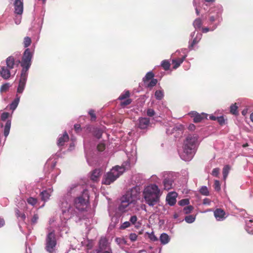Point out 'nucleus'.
Returning a JSON list of instances; mask_svg holds the SVG:
<instances>
[{"instance_id": "nucleus-1", "label": "nucleus", "mask_w": 253, "mask_h": 253, "mask_svg": "<svg viewBox=\"0 0 253 253\" xmlns=\"http://www.w3.org/2000/svg\"><path fill=\"white\" fill-rule=\"evenodd\" d=\"M126 154L128 160L124 163L122 167L118 166L113 168L110 171L103 176L102 183L105 185H110L114 182L125 170L127 169L131 165H133L136 161V149L134 146L131 149L130 151L126 150Z\"/></svg>"}, {"instance_id": "nucleus-2", "label": "nucleus", "mask_w": 253, "mask_h": 253, "mask_svg": "<svg viewBox=\"0 0 253 253\" xmlns=\"http://www.w3.org/2000/svg\"><path fill=\"white\" fill-rule=\"evenodd\" d=\"M82 193V195L76 198L74 200V205L79 211H83L87 207L89 197L87 192L79 184L72 185L68 191V195L71 198V194Z\"/></svg>"}, {"instance_id": "nucleus-3", "label": "nucleus", "mask_w": 253, "mask_h": 253, "mask_svg": "<svg viewBox=\"0 0 253 253\" xmlns=\"http://www.w3.org/2000/svg\"><path fill=\"white\" fill-rule=\"evenodd\" d=\"M196 135H189L184 141L182 148L178 150L180 158L185 161H190L195 154L197 142Z\"/></svg>"}, {"instance_id": "nucleus-4", "label": "nucleus", "mask_w": 253, "mask_h": 253, "mask_svg": "<svg viewBox=\"0 0 253 253\" xmlns=\"http://www.w3.org/2000/svg\"><path fill=\"white\" fill-rule=\"evenodd\" d=\"M162 192L155 184H151L145 186L142 192V196L145 202L150 207H153L160 202Z\"/></svg>"}, {"instance_id": "nucleus-5", "label": "nucleus", "mask_w": 253, "mask_h": 253, "mask_svg": "<svg viewBox=\"0 0 253 253\" xmlns=\"http://www.w3.org/2000/svg\"><path fill=\"white\" fill-rule=\"evenodd\" d=\"M71 197L68 194L63 196L59 203L61 211V218L68 220L74 216H78V212L71 205Z\"/></svg>"}, {"instance_id": "nucleus-6", "label": "nucleus", "mask_w": 253, "mask_h": 253, "mask_svg": "<svg viewBox=\"0 0 253 253\" xmlns=\"http://www.w3.org/2000/svg\"><path fill=\"white\" fill-rule=\"evenodd\" d=\"M5 62L6 66H0V76L6 80L15 76L18 64L15 63L14 58L12 56L7 57Z\"/></svg>"}, {"instance_id": "nucleus-7", "label": "nucleus", "mask_w": 253, "mask_h": 253, "mask_svg": "<svg viewBox=\"0 0 253 253\" xmlns=\"http://www.w3.org/2000/svg\"><path fill=\"white\" fill-rule=\"evenodd\" d=\"M56 244L54 231L53 230L49 231L45 240L46 250L50 253H53L55 250Z\"/></svg>"}, {"instance_id": "nucleus-8", "label": "nucleus", "mask_w": 253, "mask_h": 253, "mask_svg": "<svg viewBox=\"0 0 253 253\" xmlns=\"http://www.w3.org/2000/svg\"><path fill=\"white\" fill-rule=\"evenodd\" d=\"M33 53L30 51L29 48H27L23 55L21 65L23 67L21 72L25 71L28 73V71L31 65V61Z\"/></svg>"}, {"instance_id": "nucleus-9", "label": "nucleus", "mask_w": 253, "mask_h": 253, "mask_svg": "<svg viewBox=\"0 0 253 253\" xmlns=\"http://www.w3.org/2000/svg\"><path fill=\"white\" fill-rule=\"evenodd\" d=\"M139 191L137 187H133L128 190L123 198L126 200L128 202L132 203L133 206H136Z\"/></svg>"}, {"instance_id": "nucleus-10", "label": "nucleus", "mask_w": 253, "mask_h": 253, "mask_svg": "<svg viewBox=\"0 0 253 253\" xmlns=\"http://www.w3.org/2000/svg\"><path fill=\"white\" fill-rule=\"evenodd\" d=\"M28 73L25 71L21 72L20 80L19 81L18 86L17 89V92L18 93H22L27 80Z\"/></svg>"}, {"instance_id": "nucleus-11", "label": "nucleus", "mask_w": 253, "mask_h": 253, "mask_svg": "<svg viewBox=\"0 0 253 253\" xmlns=\"http://www.w3.org/2000/svg\"><path fill=\"white\" fill-rule=\"evenodd\" d=\"M189 115L193 118V121L195 123H200L205 118H207L208 114L205 113L199 114L197 112L192 111L189 113Z\"/></svg>"}, {"instance_id": "nucleus-12", "label": "nucleus", "mask_w": 253, "mask_h": 253, "mask_svg": "<svg viewBox=\"0 0 253 253\" xmlns=\"http://www.w3.org/2000/svg\"><path fill=\"white\" fill-rule=\"evenodd\" d=\"M133 206L132 203L128 202L126 200L122 197V202L119 206V209L121 211H125L129 210H131L132 208L135 207Z\"/></svg>"}, {"instance_id": "nucleus-13", "label": "nucleus", "mask_w": 253, "mask_h": 253, "mask_svg": "<svg viewBox=\"0 0 253 253\" xmlns=\"http://www.w3.org/2000/svg\"><path fill=\"white\" fill-rule=\"evenodd\" d=\"M165 177L163 183L164 185V189L166 190H169L173 188V180L171 176L169 174ZM164 176H165L164 175Z\"/></svg>"}, {"instance_id": "nucleus-14", "label": "nucleus", "mask_w": 253, "mask_h": 253, "mask_svg": "<svg viewBox=\"0 0 253 253\" xmlns=\"http://www.w3.org/2000/svg\"><path fill=\"white\" fill-rule=\"evenodd\" d=\"M99 249L100 251H111L110 243L105 237H102L100 238L99 242Z\"/></svg>"}, {"instance_id": "nucleus-15", "label": "nucleus", "mask_w": 253, "mask_h": 253, "mask_svg": "<svg viewBox=\"0 0 253 253\" xmlns=\"http://www.w3.org/2000/svg\"><path fill=\"white\" fill-rule=\"evenodd\" d=\"M176 197L177 194L176 192H173L169 193L166 197V201L168 204L171 206H173L176 202Z\"/></svg>"}, {"instance_id": "nucleus-16", "label": "nucleus", "mask_w": 253, "mask_h": 253, "mask_svg": "<svg viewBox=\"0 0 253 253\" xmlns=\"http://www.w3.org/2000/svg\"><path fill=\"white\" fill-rule=\"evenodd\" d=\"M214 215L216 219L218 221L223 220L226 217L225 212L221 209H216L214 212Z\"/></svg>"}, {"instance_id": "nucleus-17", "label": "nucleus", "mask_w": 253, "mask_h": 253, "mask_svg": "<svg viewBox=\"0 0 253 253\" xmlns=\"http://www.w3.org/2000/svg\"><path fill=\"white\" fill-rule=\"evenodd\" d=\"M52 192V189L51 188H48L47 190L42 191L40 194L42 200L44 202L48 200Z\"/></svg>"}, {"instance_id": "nucleus-18", "label": "nucleus", "mask_w": 253, "mask_h": 253, "mask_svg": "<svg viewBox=\"0 0 253 253\" xmlns=\"http://www.w3.org/2000/svg\"><path fill=\"white\" fill-rule=\"evenodd\" d=\"M101 175V170L100 169H95L91 172L90 179L94 182H97L99 181Z\"/></svg>"}, {"instance_id": "nucleus-19", "label": "nucleus", "mask_w": 253, "mask_h": 253, "mask_svg": "<svg viewBox=\"0 0 253 253\" xmlns=\"http://www.w3.org/2000/svg\"><path fill=\"white\" fill-rule=\"evenodd\" d=\"M150 123V120L147 118H141L139 120L138 127L141 129L146 128Z\"/></svg>"}, {"instance_id": "nucleus-20", "label": "nucleus", "mask_w": 253, "mask_h": 253, "mask_svg": "<svg viewBox=\"0 0 253 253\" xmlns=\"http://www.w3.org/2000/svg\"><path fill=\"white\" fill-rule=\"evenodd\" d=\"M69 139V136L66 132H65L62 135H60L57 140V145L58 146H61L64 145L65 142L68 141Z\"/></svg>"}, {"instance_id": "nucleus-21", "label": "nucleus", "mask_w": 253, "mask_h": 253, "mask_svg": "<svg viewBox=\"0 0 253 253\" xmlns=\"http://www.w3.org/2000/svg\"><path fill=\"white\" fill-rule=\"evenodd\" d=\"M160 240L162 244L166 245L170 241L169 236L166 233H162L160 237Z\"/></svg>"}, {"instance_id": "nucleus-22", "label": "nucleus", "mask_w": 253, "mask_h": 253, "mask_svg": "<svg viewBox=\"0 0 253 253\" xmlns=\"http://www.w3.org/2000/svg\"><path fill=\"white\" fill-rule=\"evenodd\" d=\"M186 57V55H184L181 58H179L177 59H172V64H173V68L176 69L177 68H178L180 65V64L183 62Z\"/></svg>"}, {"instance_id": "nucleus-23", "label": "nucleus", "mask_w": 253, "mask_h": 253, "mask_svg": "<svg viewBox=\"0 0 253 253\" xmlns=\"http://www.w3.org/2000/svg\"><path fill=\"white\" fill-rule=\"evenodd\" d=\"M246 230L249 234H253V219L246 221Z\"/></svg>"}, {"instance_id": "nucleus-24", "label": "nucleus", "mask_w": 253, "mask_h": 253, "mask_svg": "<svg viewBox=\"0 0 253 253\" xmlns=\"http://www.w3.org/2000/svg\"><path fill=\"white\" fill-rule=\"evenodd\" d=\"M20 99V96L17 94L16 95V97L12 102L10 105V108L12 110H14L17 107Z\"/></svg>"}, {"instance_id": "nucleus-25", "label": "nucleus", "mask_w": 253, "mask_h": 253, "mask_svg": "<svg viewBox=\"0 0 253 253\" xmlns=\"http://www.w3.org/2000/svg\"><path fill=\"white\" fill-rule=\"evenodd\" d=\"M11 127V120H8L6 121V123L4 127V135L5 137H6L9 133V131Z\"/></svg>"}, {"instance_id": "nucleus-26", "label": "nucleus", "mask_w": 253, "mask_h": 253, "mask_svg": "<svg viewBox=\"0 0 253 253\" xmlns=\"http://www.w3.org/2000/svg\"><path fill=\"white\" fill-rule=\"evenodd\" d=\"M193 25L196 30L200 29L202 25V21L200 18H197L193 22Z\"/></svg>"}, {"instance_id": "nucleus-27", "label": "nucleus", "mask_w": 253, "mask_h": 253, "mask_svg": "<svg viewBox=\"0 0 253 253\" xmlns=\"http://www.w3.org/2000/svg\"><path fill=\"white\" fill-rule=\"evenodd\" d=\"M155 96L158 100H161L164 97V92L162 90H156L155 93Z\"/></svg>"}, {"instance_id": "nucleus-28", "label": "nucleus", "mask_w": 253, "mask_h": 253, "mask_svg": "<svg viewBox=\"0 0 253 253\" xmlns=\"http://www.w3.org/2000/svg\"><path fill=\"white\" fill-rule=\"evenodd\" d=\"M116 242L120 246L126 244V241L123 238H116L115 239Z\"/></svg>"}, {"instance_id": "nucleus-29", "label": "nucleus", "mask_w": 253, "mask_h": 253, "mask_svg": "<svg viewBox=\"0 0 253 253\" xmlns=\"http://www.w3.org/2000/svg\"><path fill=\"white\" fill-rule=\"evenodd\" d=\"M154 74L152 72H148L145 77L143 78V81L146 84L147 81L149 80H151L153 79Z\"/></svg>"}, {"instance_id": "nucleus-30", "label": "nucleus", "mask_w": 253, "mask_h": 253, "mask_svg": "<svg viewBox=\"0 0 253 253\" xmlns=\"http://www.w3.org/2000/svg\"><path fill=\"white\" fill-rule=\"evenodd\" d=\"M202 38V34L200 33L197 34L196 37L193 39L191 46H193L194 45L197 43Z\"/></svg>"}, {"instance_id": "nucleus-31", "label": "nucleus", "mask_w": 253, "mask_h": 253, "mask_svg": "<svg viewBox=\"0 0 253 253\" xmlns=\"http://www.w3.org/2000/svg\"><path fill=\"white\" fill-rule=\"evenodd\" d=\"M10 85L9 83H5L2 84L0 88V91L1 93L7 91L9 88L10 87Z\"/></svg>"}, {"instance_id": "nucleus-32", "label": "nucleus", "mask_w": 253, "mask_h": 253, "mask_svg": "<svg viewBox=\"0 0 253 253\" xmlns=\"http://www.w3.org/2000/svg\"><path fill=\"white\" fill-rule=\"evenodd\" d=\"M161 66L165 70H168L169 68L170 63L168 60H164L162 61Z\"/></svg>"}, {"instance_id": "nucleus-33", "label": "nucleus", "mask_w": 253, "mask_h": 253, "mask_svg": "<svg viewBox=\"0 0 253 253\" xmlns=\"http://www.w3.org/2000/svg\"><path fill=\"white\" fill-rule=\"evenodd\" d=\"M230 168L229 166L226 165L225 166L223 169V176L224 179H225L226 177H227V175L228 174V173L229 172Z\"/></svg>"}, {"instance_id": "nucleus-34", "label": "nucleus", "mask_w": 253, "mask_h": 253, "mask_svg": "<svg viewBox=\"0 0 253 253\" xmlns=\"http://www.w3.org/2000/svg\"><path fill=\"white\" fill-rule=\"evenodd\" d=\"M195 220V216L193 215H189L185 217V220L188 223H193Z\"/></svg>"}, {"instance_id": "nucleus-35", "label": "nucleus", "mask_w": 253, "mask_h": 253, "mask_svg": "<svg viewBox=\"0 0 253 253\" xmlns=\"http://www.w3.org/2000/svg\"><path fill=\"white\" fill-rule=\"evenodd\" d=\"M129 96V91H124L119 97L120 100H123Z\"/></svg>"}, {"instance_id": "nucleus-36", "label": "nucleus", "mask_w": 253, "mask_h": 253, "mask_svg": "<svg viewBox=\"0 0 253 253\" xmlns=\"http://www.w3.org/2000/svg\"><path fill=\"white\" fill-rule=\"evenodd\" d=\"M200 193L205 196H208L209 194V190L206 186H202L200 190Z\"/></svg>"}, {"instance_id": "nucleus-37", "label": "nucleus", "mask_w": 253, "mask_h": 253, "mask_svg": "<svg viewBox=\"0 0 253 253\" xmlns=\"http://www.w3.org/2000/svg\"><path fill=\"white\" fill-rule=\"evenodd\" d=\"M31 43V38L28 37H26L24 38V46L25 47H28Z\"/></svg>"}, {"instance_id": "nucleus-38", "label": "nucleus", "mask_w": 253, "mask_h": 253, "mask_svg": "<svg viewBox=\"0 0 253 253\" xmlns=\"http://www.w3.org/2000/svg\"><path fill=\"white\" fill-rule=\"evenodd\" d=\"M238 107L236 106V104H233L230 106V112L234 115L238 114L237 111Z\"/></svg>"}, {"instance_id": "nucleus-39", "label": "nucleus", "mask_w": 253, "mask_h": 253, "mask_svg": "<svg viewBox=\"0 0 253 253\" xmlns=\"http://www.w3.org/2000/svg\"><path fill=\"white\" fill-rule=\"evenodd\" d=\"M27 202L29 204L32 206H35L37 203V200L36 198L33 197H30L27 199Z\"/></svg>"}, {"instance_id": "nucleus-40", "label": "nucleus", "mask_w": 253, "mask_h": 253, "mask_svg": "<svg viewBox=\"0 0 253 253\" xmlns=\"http://www.w3.org/2000/svg\"><path fill=\"white\" fill-rule=\"evenodd\" d=\"M157 83V80L156 79H152L150 82L147 84V87H152L156 85Z\"/></svg>"}, {"instance_id": "nucleus-41", "label": "nucleus", "mask_w": 253, "mask_h": 253, "mask_svg": "<svg viewBox=\"0 0 253 253\" xmlns=\"http://www.w3.org/2000/svg\"><path fill=\"white\" fill-rule=\"evenodd\" d=\"M102 131L99 129H95L94 131V135L97 138H100L101 137Z\"/></svg>"}, {"instance_id": "nucleus-42", "label": "nucleus", "mask_w": 253, "mask_h": 253, "mask_svg": "<svg viewBox=\"0 0 253 253\" xmlns=\"http://www.w3.org/2000/svg\"><path fill=\"white\" fill-rule=\"evenodd\" d=\"M9 116V113L7 112H3L1 115L0 119L2 121H5Z\"/></svg>"}, {"instance_id": "nucleus-43", "label": "nucleus", "mask_w": 253, "mask_h": 253, "mask_svg": "<svg viewBox=\"0 0 253 253\" xmlns=\"http://www.w3.org/2000/svg\"><path fill=\"white\" fill-rule=\"evenodd\" d=\"M178 204L181 206L188 205L189 204V201L187 199H182L179 201Z\"/></svg>"}, {"instance_id": "nucleus-44", "label": "nucleus", "mask_w": 253, "mask_h": 253, "mask_svg": "<svg viewBox=\"0 0 253 253\" xmlns=\"http://www.w3.org/2000/svg\"><path fill=\"white\" fill-rule=\"evenodd\" d=\"M193 208L192 206H189L187 207H186L184 208L183 211L186 214H188L189 213H190L191 211L193 210Z\"/></svg>"}, {"instance_id": "nucleus-45", "label": "nucleus", "mask_w": 253, "mask_h": 253, "mask_svg": "<svg viewBox=\"0 0 253 253\" xmlns=\"http://www.w3.org/2000/svg\"><path fill=\"white\" fill-rule=\"evenodd\" d=\"M131 100L130 99H126V100L122 101L121 103V105L123 107H125L127 105H129L131 103Z\"/></svg>"}, {"instance_id": "nucleus-46", "label": "nucleus", "mask_w": 253, "mask_h": 253, "mask_svg": "<svg viewBox=\"0 0 253 253\" xmlns=\"http://www.w3.org/2000/svg\"><path fill=\"white\" fill-rule=\"evenodd\" d=\"M217 27V25L213 26L211 28H204L202 29V32L203 33H207L210 31H213Z\"/></svg>"}, {"instance_id": "nucleus-47", "label": "nucleus", "mask_w": 253, "mask_h": 253, "mask_svg": "<svg viewBox=\"0 0 253 253\" xmlns=\"http://www.w3.org/2000/svg\"><path fill=\"white\" fill-rule=\"evenodd\" d=\"M214 187L216 191H218L220 189V184L218 180H215L214 183Z\"/></svg>"}, {"instance_id": "nucleus-48", "label": "nucleus", "mask_w": 253, "mask_h": 253, "mask_svg": "<svg viewBox=\"0 0 253 253\" xmlns=\"http://www.w3.org/2000/svg\"><path fill=\"white\" fill-rule=\"evenodd\" d=\"M148 237L152 241H156L158 240V238L153 232L149 234Z\"/></svg>"}, {"instance_id": "nucleus-49", "label": "nucleus", "mask_w": 253, "mask_h": 253, "mask_svg": "<svg viewBox=\"0 0 253 253\" xmlns=\"http://www.w3.org/2000/svg\"><path fill=\"white\" fill-rule=\"evenodd\" d=\"M88 114L90 116L92 120H95L96 116L94 113V111L93 110H90L88 112Z\"/></svg>"}, {"instance_id": "nucleus-50", "label": "nucleus", "mask_w": 253, "mask_h": 253, "mask_svg": "<svg viewBox=\"0 0 253 253\" xmlns=\"http://www.w3.org/2000/svg\"><path fill=\"white\" fill-rule=\"evenodd\" d=\"M137 235L135 233H131L129 235V239L130 240L133 242L137 240Z\"/></svg>"}, {"instance_id": "nucleus-51", "label": "nucleus", "mask_w": 253, "mask_h": 253, "mask_svg": "<svg viewBox=\"0 0 253 253\" xmlns=\"http://www.w3.org/2000/svg\"><path fill=\"white\" fill-rule=\"evenodd\" d=\"M130 225V223L129 221H126L124 222L122 225L121 226L120 228L124 229L127 227H128Z\"/></svg>"}, {"instance_id": "nucleus-52", "label": "nucleus", "mask_w": 253, "mask_h": 253, "mask_svg": "<svg viewBox=\"0 0 253 253\" xmlns=\"http://www.w3.org/2000/svg\"><path fill=\"white\" fill-rule=\"evenodd\" d=\"M39 219V216L37 214H35L31 219L32 223L33 224H36Z\"/></svg>"}, {"instance_id": "nucleus-53", "label": "nucleus", "mask_w": 253, "mask_h": 253, "mask_svg": "<svg viewBox=\"0 0 253 253\" xmlns=\"http://www.w3.org/2000/svg\"><path fill=\"white\" fill-rule=\"evenodd\" d=\"M155 111L153 109H148L147 111V115L149 117H152L155 115Z\"/></svg>"}, {"instance_id": "nucleus-54", "label": "nucleus", "mask_w": 253, "mask_h": 253, "mask_svg": "<svg viewBox=\"0 0 253 253\" xmlns=\"http://www.w3.org/2000/svg\"><path fill=\"white\" fill-rule=\"evenodd\" d=\"M105 146L103 143H100L97 146V149L99 151H103L105 149Z\"/></svg>"}, {"instance_id": "nucleus-55", "label": "nucleus", "mask_w": 253, "mask_h": 253, "mask_svg": "<svg viewBox=\"0 0 253 253\" xmlns=\"http://www.w3.org/2000/svg\"><path fill=\"white\" fill-rule=\"evenodd\" d=\"M219 168H215L212 171V175L214 176H217L219 172Z\"/></svg>"}, {"instance_id": "nucleus-56", "label": "nucleus", "mask_w": 253, "mask_h": 253, "mask_svg": "<svg viewBox=\"0 0 253 253\" xmlns=\"http://www.w3.org/2000/svg\"><path fill=\"white\" fill-rule=\"evenodd\" d=\"M217 121L220 125L224 123V119L222 116L217 117Z\"/></svg>"}, {"instance_id": "nucleus-57", "label": "nucleus", "mask_w": 253, "mask_h": 253, "mask_svg": "<svg viewBox=\"0 0 253 253\" xmlns=\"http://www.w3.org/2000/svg\"><path fill=\"white\" fill-rule=\"evenodd\" d=\"M137 220V218L136 216L133 215V216H131V217L130 218V222L132 224H134L136 222Z\"/></svg>"}, {"instance_id": "nucleus-58", "label": "nucleus", "mask_w": 253, "mask_h": 253, "mask_svg": "<svg viewBox=\"0 0 253 253\" xmlns=\"http://www.w3.org/2000/svg\"><path fill=\"white\" fill-rule=\"evenodd\" d=\"M219 18V16H216V17L213 16H211L210 17V21L211 22V23H212L213 22L215 21L217 19H218Z\"/></svg>"}, {"instance_id": "nucleus-59", "label": "nucleus", "mask_w": 253, "mask_h": 253, "mask_svg": "<svg viewBox=\"0 0 253 253\" xmlns=\"http://www.w3.org/2000/svg\"><path fill=\"white\" fill-rule=\"evenodd\" d=\"M193 5L195 7V10H196V13L197 15H199L200 11L196 7V2H195V0H194V1H193Z\"/></svg>"}, {"instance_id": "nucleus-60", "label": "nucleus", "mask_w": 253, "mask_h": 253, "mask_svg": "<svg viewBox=\"0 0 253 253\" xmlns=\"http://www.w3.org/2000/svg\"><path fill=\"white\" fill-rule=\"evenodd\" d=\"M211 201L209 199L206 198L203 201V204L204 205H210Z\"/></svg>"}, {"instance_id": "nucleus-61", "label": "nucleus", "mask_w": 253, "mask_h": 253, "mask_svg": "<svg viewBox=\"0 0 253 253\" xmlns=\"http://www.w3.org/2000/svg\"><path fill=\"white\" fill-rule=\"evenodd\" d=\"M75 129L77 132H78L81 128V126L80 125H75L74 126Z\"/></svg>"}, {"instance_id": "nucleus-62", "label": "nucleus", "mask_w": 253, "mask_h": 253, "mask_svg": "<svg viewBox=\"0 0 253 253\" xmlns=\"http://www.w3.org/2000/svg\"><path fill=\"white\" fill-rule=\"evenodd\" d=\"M5 224L4 219L0 217V228L2 227Z\"/></svg>"}, {"instance_id": "nucleus-63", "label": "nucleus", "mask_w": 253, "mask_h": 253, "mask_svg": "<svg viewBox=\"0 0 253 253\" xmlns=\"http://www.w3.org/2000/svg\"><path fill=\"white\" fill-rule=\"evenodd\" d=\"M161 252V249H156L155 251H152L151 253H160Z\"/></svg>"}, {"instance_id": "nucleus-64", "label": "nucleus", "mask_w": 253, "mask_h": 253, "mask_svg": "<svg viewBox=\"0 0 253 253\" xmlns=\"http://www.w3.org/2000/svg\"><path fill=\"white\" fill-rule=\"evenodd\" d=\"M195 127V126L193 124H190L189 126V129L190 130H194Z\"/></svg>"}]
</instances>
